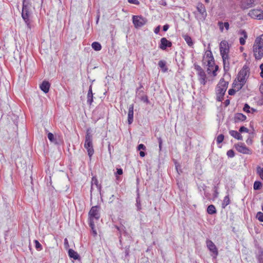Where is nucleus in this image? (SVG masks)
<instances>
[{
  "label": "nucleus",
  "instance_id": "31",
  "mask_svg": "<svg viewBox=\"0 0 263 263\" xmlns=\"http://www.w3.org/2000/svg\"><path fill=\"white\" fill-rule=\"evenodd\" d=\"M230 203V198H229V195H228L227 196H225L223 199V202L222 203V208H224L226 206H227L228 204H229Z\"/></svg>",
  "mask_w": 263,
  "mask_h": 263
},
{
  "label": "nucleus",
  "instance_id": "4",
  "mask_svg": "<svg viewBox=\"0 0 263 263\" xmlns=\"http://www.w3.org/2000/svg\"><path fill=\"white\" fill-rule=\"evenodd\" d=\"M100 207L99 206H92L88 213L89 224L92 226L96 221H98L100 217Z\"/></svg>",
  "mask_w": 263,
  "mask_h": 263
},
{
  "label": "nucleus",
  "instance_id": "16",
  "mask_svg": "<svg viewBox=\"0 0 263 263\" xmlns=\"http://www.w3.org/2000/svg\"><path fill=\"white\" fill-rule=\"evenodd\" d=\"M134 104L129 105L128 112V123L130 124L134 120Z\"/></svg>",
  "mask_w": 263,
  "mask_h": 263
},
{
  "label": "nucleus",
  "instance_id": "60",
  "mask_svg": "<svg viewBox=\"0 0 263 263\" xmlns=\"http://www.w3.org/2000/svg\"><path fill=\"white\" fill-rule=\"evenodd\" d=\"M224 103H225L226 106H228L230 104V101L229 100H226Z\"/></svg>",
  "mask_w": 263,
  "mask_h": 263
},
{
  "label": "nucleus",
  "instance_id": "6",
  "mask_svg": "<svg viewBox=\"0 0 263 263\" xmlns=\"http://www.w3.org/2000/svg\"><path fill=\"white\" fill-rule=\"evenodd\" d=\"M219 50L221 57H228L230 51V46L226 40L222 41L219 44Z\"/></svg>",
  "mask_w": 263,
  "mask_h": 263
},
{
  "label": "nucleus",
  "instance_id": "37",
  "mask_svg": "<svg viewBox=\"0 0 263 263\" xmlns=\"http://www.w3.org/2000/svg\"><path fill=\"white\" fill-rule=\"evenodd\" d=\"M34 243H35V248L37 250H41L42 249V246L41 245V244L39 242V241L37 240H34Z\"/></svg>",
  "mask_w": 263,
  "mask_h": 263
},
{
  "label": "nucleus",
  "instance_id": "11",
  "mask_svg": "<svg viewBox=\"0 0 263 263\" xmlns=\"http://www.w3.org/2000/svg\"><path fill=\"white\" fill-rule=\"evenodd\" d=\"M235 147L237 151L241 153L245 154H249L250 153V150L244 143H238L235 145Z\"/></svg>",
  "mask_w": 263,
  "mask_h": 263
},
{
  "label": "nucleus",
  "instance_id": "18",
  "mask_svg": "<svg viewBox=\"0 0 263 263\" xmlns=\"http://www.w3.org/2000/svg\"><path fill=\"white\" fill-rule=\"evenodd\" d=\"M198 75L199 76V81L201 84L203 86L205 85L206 83V76L205 72L201 71L200 72H198Z\"/></svg>",
  "mask_w": 263,
  "mask_h": 263
},
{
  "label": "nucleus",
  "instance_id": "46",
  "mask_svg": "<svg viewBox=\"0 0 263 263\" xmlns=\"http://www.w3.org/2000/svg\"><path fill=\"white\" fill-rule=\"evenodd\" d=\"M146 149L145 146L143 144H140L138 146V149L139 151L140 150H145Z\"/></svg>",
  "mask_w": 263,
  "mask_h": 263
},
{
  "label": "nucleus",
  "instance_id": "48",
  "mask_svg": "<svg viewBox=\"0 0 263 263\" xmlns=\"http://www.w3.org/2000/svg\"><path fill=\"white\" fill-rule=\"evenodd\" d=\"M236 92L235 90L234 89H230L229 90L228 93L229 95H234Z\"/></svg>",
  "mask_w": 263,
  "mask_h": 263
},
{
  "label": "nucleus",
  "instance_id": "63",
  "mask_svg": "<svg viewBox=\"0 0 263 263\" xmlns=\"http://www.w3.org/2000/svg\"><path fill=\"white\" fill-rule=\"evenodd\" d=\"M206 2H208V1H209V0H206Z\"/></svg>",
  "mask_w": 263,
  "mask_h": 263
},
{
  "label": "nucleus",
  "instance_id": "50",
  "mask_svg": "<svg viewBox=\"0 0 263 263\" xmlns=\"http://www.w3.org/2000/svg\"><path fill=\"white\" fill-rule=\"evenodd\" d=\"M223 26L227 30L229 29V24L228 22L223 23Z\"/></svg>",
  "mask_w": 263,
  "mask_h": 263
},
{
  "label": "nucleus",
  "instance_id": "2",
  "mask_svg": "<svg viewBox=\"0 0 263 263\" xmlns=\"http://www.w3.org/2000/svg\"><path fill=\"white\" fill-rule=\"evenodd\" d=\"M228 86V82L221 78L216 87L217 101H222Z\"/></svg>",
  "mask_w": 263,
  "mask_h": 263
},
{
  "label": "nucleus",
  "instance_id": "47",
  "mask_svg": "<svg viewBox=\"0 0 263 263\" xmlns=\"http://www.w3.org/2000/svg\"><path fill=\"white\" fill-rule=\"evenodd\" d=\"M158 143H159V149H160V150H161L162 148V139H161V137H159V138H158Z\"/></svg>",
  "mask_w": 263,
  "mask_h": 263
},
{
  "label": "nucleus",
  "instance_id": "24",
  "mask_svg": "<svg viewBox=\"0 0 263 263\" xmlns=\"http://www.w3.org/2000/svg\"><path fill=\"white\" fill-rule=\"evenodd\" d=\"M95 185L97 187L98 191L100 192L101 191V185L99 184L98 181L96 177H93L91 179V192L93 189V185Z\"/></svg>",
  "mask_w": 263,
  "mask_h": 263
},
{
  "label": "nucleus",
  "instance_id": "3",
  "mask_svg": "<svg viewBox=\"0 0 263 263\" xmlns=\"http://www.w3.org/2000/svg\"><path fill=\"white\" fill-rule=\"evenodd\" d=\"M249 74V67L245 65L242 68L239 72L237 76V79L239 83L237 84L238 88L240 89L245 85L246 80L248 79Z\"/></svg>",
  "mask_w": 263,
  "mask_h": 263
},
{
  "label": "nucleus",
  "instance_id": "21",
  "mask_svg": "<svg viewBox=\"0 0 263 263\" xmlns=\"http://www.w3.org/2000/svg\"><path fill=\"white\" fill-rule=\"evenodd\" d=\"M223 65L224 71L226 72H228L230 69V63L229 61V57H222Z\"/></svg>",
  "mask_w": 263,
  "mask_h": 263
},
{
  "label": "nucleus",
  "instance_id": "26",
  "mask_svg": "<svg viewBox=\"0 0 263 263\" xmlns=\"http://www.w3.org/2000/svg\"><path fill=\"white\" fill-rule=\"evenodd\" d=\"M246 116L241 113L236 114L234 117L235 121L236 122L239 121H243L246 120Z\"/></svg>",
  "mask_w": 263,
  "mask_h": 263
},
{
  "label": "nucleus",
  "instance_id": "56",
  "mask_svg": "<svg viewBox=\"0 0 263 263\" xmlns=\"http://www.w3.org/2000/svg\"><path fill=\"white\" fill-rule=\"evenodd\" d=\"M64 246L66 248L69 247L68 241L67 238L64 239Z\"/></svg>",
  "mask_w": 263,
  "mask_h": 263
},
{
  "label": "nucleus",
  "instance_id": "41",
  "mask_svg": "<svg viewBox=\"0 0 263 263\" xmlns=\"http://www.w3.org/2000/svg\"><path fill=\"white\" fill-rule=\"evenodd\" d=\"M239 132L240 133H248L249 132V129L245 127V126H241L239 128Z\"/></svg>",
  "mask_w": 263,
  "mask_h": 263
},
{
  "label": "nucleus",
  "instance_id": "35",
  "mask_svg": "<svg viewBox=\"0 0 263 263\" xmlns=\"http://www.w3.org/2000/svg\"><path fill=\"white\" fill-rule=\"evenodd\" d=\"M258 263H263V250L259 251V254L257 256Z\"/></svg>",
  "mask_w": 263,
  "mask_h": 263
},
{
  "label": "nucleus",
  "instance_id": "59",
  "mask_svg": "<svg viewBox=\"0 0 263 263\" xmlns=\"http://www.w3.org/2000/svg\"><path fill=\"white\" fill-rule=\"evenodd\" d=\"M160 4L163 6H166V3L164 0H162V3H161Z\"/></svg>",
  "mask_w": 263,
  "mask_h": 263
},
{
  "label": "nucleus",
  "instance_id": "8",
  "mask_svg": "<svg viewBox=\"0 0 263 263\" xmlns=\"http://www.w3.org/2000/svg\"><path fill=\"white\" fill-rule=\"evenodd\" d=\"M248 15L253 19L262 20L263 10L260 9H253L249 11Z\"/></svg>",
  "mask_w": 263,
  "mask_h": 263
},
{
  "label": "nucleus",
  "instance_id": "12",
  "mask_svg": "<svg viewBox=\"0 0 263 263\" xmlns=\"http://www.w3.org/2000/svg\"><path fill=\"white\" fill-rule=\"evenodd\" d=\"M206 246L209 250L214 254V258L218 255V250L215 244L210 240H207L206 241Z\"/></svg>",
  "mask_w": 263,
  "mask_h": 263
},
{
  "label": "nucleus",
  "instance_id": "44",
  "mask_svg": "<svg viewBox=\"0 0 263 263\" xmlns=\"http://www.w3.org/2000/svg\"><path fill=\"white\" fill-rule=\"evenodd\" d=\"M250 106L248 104H246L243 107V110L247 112H250Z\"/></svg>",
  "mask_w": 263,
  "mask_h": 263
},
{
  "label": "nucleus",
  "instance_id": "64",
  "mask_svg": "<svg viewBox=\"0 0 263 263\" xmlns=\"http://www.w3.org/2000/svg\"><path fill=\"white\" fill-rule=\"evenodd\" d=\"M261 169H262V170H263V167H262V168H261Z\"/></svg>",
  "mask_w": 263,
  "mask_h": 263
},
{
  "label": "nucleus",
  "instance_id": "15",
  "mask_svg": "<svg viewBox=\"0 0 263 263\" xmlns=\"http://www.w3.org/2000/svg\"><path fill=\"white\" fill-rule=\"evenodd\" d=\"M160 42L161 43L159 47L162 50H165L167 47H170L172 46V43L165 37L162 38Z\"/></svg>",
  "mask_w": 263,
  "mask_h": 263
},
{
  "label": "nucleus",
  "instance_id": "29",
  "mask_svg": "<svg viewBox=\"0 0 263 263\" xmlns=\"http://www.w3.org/2000/svg\"><path fill=\"white\" fill-rule=\"evenodd\" d=\"M183 37L189 46L192 47L194 43L192 41V39L190 36H189L187 34H185L183 35Z\"/></svg>",
  "mask_w": 263,
  "mask_h": 263
},
{
  "label": "nucleus",
  "instance_id": "25",
  "mask_svg": "<svg viewBox=\"0 0 263 263\" xmlns=\"http://www.w3.org/2000/svg\"><path fill=\"white\" fill-rule=\"evenodd\" d=\"M166 65V62L164 60H160L158 63V66L161 69L163 72H166L168 70V68Z\"/></svg>",
  "mask_w": 263,
  "mask_h": 263
},
{
  "label": "nucleus",
  "instance_id": "32",
  "mask_svg": "<svg viewBox=\"0 0 263 263\" xmlns=\"http://www.w3.org/2000/svg\"><path fill=\"white\" fill-rule=\"evenodd\" d=\"M261 186H262L261 182L259 181H256L254 183L253 188H254V190H259Z\"/></svg>",
  "mask_w": 263,
  "mask_h": 263
},
{
  "label": "nucleus",
  "instance_id": "51",
  "mask_svg": "<svg viewBox=\"0 0 263 263\" xmlns=\"http://www.w3.org/2000/svg\"><path fill=\"white\" fill-rule=\"evenodd\" d=\"M123 174V170L122 168H117V174L119 175H121Z\"/></svg>",
  "mask_w": 263,
  "mask_h": 263
},
{
  "label": "nucleus",
  "instance_id": "14",
  "mask_svg": "<svg viewBox=\"0 0 263 263\" xmlns=\"http://www.w3.org/2000/svg\"><path fill=\"white\" fill-rule=\"evenodd\" d=\"M197 9L199 13L201 14L202 18L204 20L206 17L207 13L204 6L201 4L199 3L197 6Z\"/></svg>",
  "mask_w": 263,
  "mask_h": 263
},
{
  "label": "nucleus",
  "instance_id": "34",
  "mask_svg": "<svg viewBox=\"0 0 263 263\" xmlns=\"http://www.w3.org/2000/svg\"><path fill=\"white\" fill-rule=\"evenodd\" d=\"M257 173L261 179L263 181V170L261 169V167L258 166L257 167Z\"/></svg>",
  "mask_w": 263,
  "mask_h": 263
},
{
  "label": "nucleus",
  "instance_id": "23",
  "mask_svg": "<svg viewBox=\"0 0 263 263\" xmlns=\"http://www.w3.org/2000/svg\"><path fill=\"white\" fill-rule=\"evenodd\" d=\"M230 135L234 137V138L239 140H242V137L241 135V134L238 132L236 130H231L229 131Z\"/></svg>",
  "mask_w": 263,
  "mask_h": 263
},
{
  "label": "nucleus",
  "instance_id": "61",
  "mask_svg": "<svg viewBox=\"0 0 263 263\" xmlns=\"http://www.w3.org/2000/svg\"><path fill=\"white\" fill-rule=\"evenodd\" d=\"M136 201H137V204L138 208L139 210L140 209V203L138 202V198H137Z\"/></svg>",
  "mask_w": 263,
  "mask_h": 263
},
{
  "label": "nucleus",
  "instance_id": "10",
  "mask_svg": "<svg viewBox=\"0 0 263 263\" xmlns=\"http://www.w3.org/2000/svg\"><path fill=\"white\" fill-rule=\"evenodd\" d=\"M255 0H241L240 7L243 9H248L254 6Z\"/></svg>",
  "mask_w": 263,
  "mask_h": 263
},
{
  "label": "nucleus",
  "instance_id": "52",
  "mask_svg": "<svg viewBox=\"0 0 263 263\" xmlns=\"http://www.w3.org/2000/svg\"><path fill=\"white\" fill-rule=\"evenodd\" d=\"M260 69H261V72L260 73V76L261 78H263V63L260 65Z\"/></svg>",
  "mask_w": 263,
  "mask_h": 263
},
{
  "label": "nucleus",
  "instance_id": "62",
  "mask_svg": "<svg viewBox=\"0 0 263 263\" xmlns=\"http://www.w3.org/2000/svg\"><path fill=\"white\" fill-rule=\"evenodd\" d=\"M261 143H262V144L263 145V135L262 136Z\"/></svg>",
  "mask_w": 263,
  "mask_h": 263
},
{
  "label": "nucleus",
  "instance_id": "54",
  "mask_svg": "<svg viewBox=\"0 0 263 263\" xmlns=\"http://www.w3.org/2000/svg\"><path fill=\"white\" fill-rule=\"evenodd\" d=\"M196 69L198 71V72H200L201 71H204L200 66H196Z\"/></svg>",
  "mask_w": 263,
  "mask_h": 263
},
{
  "label": "nucleus",
  "instance_id": "39",
  "mask_svg": "<svg viewBox=\"0 0 263 263\" xmlns=\"http://www.w3.org/2000/svg\"><path fill=\"white\" fill-rule=\"evenodd\" d=\"M227 155L229 157L233 158L235 156V153L232 149H230L227 152Z\"/></svg>",
  "mask_w": 263,
  "mask_h": 263
},
{
  "label": "nucleus",
  "instance_id": "1",
  "mask_svg": "<svg viewBox=\"0 0 263 263\" xmlns=\"http://www.w3.org/2000/svg\"><path fill=\"white\" fill-rule=\"evenodd\" d=\"M253 48L255 59L260 60L263 57V34L256 39Z\"/></svg>",
  "mask_w": 263,
  "mask_h": 263
},
{
  "label": "nucleus",
  "instance_id": "9",
  "mask_svg": "<svg viewBox=\"0 0 263 263\" xmlns=\"http://www.w3.org/2000/svg\"><path fill=\"white\" fill-rule=\"evenodd\" d=\"M133 22L136 28H140L146 23L147 20L141 16L134 15L133 16Z\"/></svg>",
  "mask_w": 263,
  "mask_h": 263
},
{
  "label": "nucleus",
  "instance_id": "42",
  "mask_svg": "<svg viewBox=\"0 0 263 263\" xmlns=\"http://www.w3.org/2000/svg\"><path fill=\"white\" fill-rule=\"evenodd\" d=\"M127 2L130 4L136 5H139L140 4V2L138 0H127Z\"/></svg>",
  "mask_w": 263,
  "mask_h": 263
},
{
  "label": "nucleus",
  "instance_id": "45",
  "mask_svg": "<svg viewBox=\"0 0 263 263\" xmlns=\"http://www.w3.org/2000/svg\"><path fill=\"white\" fill-rule=\"evenodd\" d=\"M219 193L218 192V189L216 186H214V193L213 194L214 198H217L218 196Z\"/></svg>",
  "mask_w": 263,
  "mask_h": 263
},
{
  "label": "nucleus",
  "instance_id": "43",
  "mask_svg": "<svg viewBox=\"0 0 263 263\" xmlns=\"http://www.w3.org/2000/svg\"><path fill=\"white\" fill-rule=\"evenodd\" d=\"M218 25L221 32H223L224 29L223 23L222 22H218Z\"/></svg>",
  "mask_w": 263,
  "mask_h": 263
},
{
  "label": "nucleus",
  "instance_id": "30",
  "mask_svg": "<svg viewBox=\"0 0 263 263\" xmlns=\"http://www.w3.org/2000/svg\"><path fill=\"white\" fill-rule=\"evenodd\" d=\"M91 46L92 48L96 51H100L101 49V44L97 42L92 43Z\"/></svg>",
  "mask_w": 263,
  "mask_h": 263
},
{
  "label": "nucleus",
  "instance_id": "22",
  "mask_svg": "<svg viewBox=\"0 0 263 263\" xmlns=\"http://www.w3.org/2000/svg\"><path fill=\"white\" fill-rule=\"evenodd\" d=\"M87 103L89 105H91L93 102V93L92 90V86L90 85L89 87V90L87 95Z\"/></svg>",
  "mask_w": 263,
  "mask_h": 263
},
{
  "label": "nucleus",
  "instance_id": "57",
  "mask_svg": "<svg viewBox=\"0 0 263 263\" xmlns=\"http://www.w3.org/2000/svg\"><path fill=\"white\" fill-rule=\"evenodd\" d=\"M259 90L261 93L263 95V84H261L259 87Z\"/></svg>",
  "mask_w": 263,
  "mask_h": 263
},
{
  "label": "nucleus",
  "instance_id": "17",
  "mask_svg": "<svg viewBox=\"0 0 263 263\" xmlns=\"http://www.w3.org/2000/svg\"><path fill=\"white\" fill-rule=\"evenodd\" d=\"M204 58L207 59L208 64L209 67L214 64V58L211 51H207L205 52Z\"/></svg>",
  "mask_w": 263,
  "mask_h": 263
},
{
  "label": "nucleus",
  "instance_id": "40",
  "mask_svg": "<svg viewBox=\"0 0 263 263\" xmlns=\"http://www.w3.org/2000/svg\"><path fill=\"white\" fill-rule=\"evenodd\" d=\"M89 226L91 229L92 235H93L94 237L96 236L97 235V232L95 229V223H93V226H92L90 224H89Z\"/></svg>",
  "mask_w": 263,
  "mask_h": 263
},
{
  "label": "nucleus",
  "instance_id": "55",
  "mask_svg": "<svg viewBox=\"0 0 263 263\" xmlns=\"http://www.w3.org/2000/svg\"><path fill=\"white\" fill-rule=\"evenodd\" d=\"M160 26H158V27H157L155 29V30H154V32H155L156 34L158 33L159 32V31H160Z\"/></svg>",
  "mask_w": 263,
  "mask_h": 263
},
{
  "label": "nucleus",
  "instance_id": "20",
  "mask_svg": "<svg viewBox=\"0 0 263 263\" xmlns=\"http://www.w3.org/2000/svg\"><path fill=\"white\" fill-rule=\"evenodd\" d=\"M50 86V85L48 82L44 81L40 85V88L45 93H47L49 91Z\"/></svg>",
  "mask_w": 263,
  "mask_h": 263
},
{
  "label": "nucleus",
  "instance_id": "13",
  "mask_svg": "<svg viewBox=\"0 0 263 263\" xmlns=\"http://www.w3.org/2000/svg\"><path fill=\"white\" fill-rule=\"evenodd\" d=\"M142 88H143V86L141 84H140V87L137 89V96L139 97L142 101L148 103H149V100L148 99L147 96L146 95H141V93H143V91H140V89Z\"/></svg>",
  "mask_w": 263,
  "mask_h": 263
},
{
  "label": "nucleus",
  "instance_id": "36",
  "mask_svg": "<svg viewBox=\"0 0 263 263\" xmlns=\"http://www.w3.org/2000/svg\"><path fill=\"white\" fill-rule=\"evenodd\" d=\"M256 218L259 221L263 222V213L258 212L256 214Z\"/></svg>",
  "mask_w": 263,
  "mask_h": 263
},
{
  "label": "nucleus",
  "instance_id": "5",
  "mask_svg": "<svg viewBox=\"0 0 263 263\" xmlns=\"http://www.w3.org/2000/svg\"><path fill=\"white\" fill-rule=\"evenodd\" d=\"M84 147L87 149L89 157H91L94 153V150L92 144V136L88 131L87 132L85 136Z\"/></svg>",
  "mask_w": 263,
  "mask_h": 263
},
{
  "label": "nucleus",
  "instance_id": "7",
  "mask_svg": "<svg viewBox=\"0 0 263 263\" xmlns=\"http://www.w3.org/2000/svg\"><path fill=\"white\" fill-rule=\"evenodd\" d=\"M26 0L23 1V6L22 12V16L28 27L30 28V21L29 20L30 12L27 5L25 4Z\"/></svg>",
  "mask_w": 263,
  "mask_h": 263
},
{
  "label": "nucleus",
  "instance_id": "58",
  "mask_svg": "<svg viewBox=\"0 0 263 263\" xmlns=\"http://www.w3.org/2000/svg\"><path fill=\"white\" fill-rule=\"evenodd\" d=\"M139 154H140V156L142 157H144L145 155V153L143 151H140Z\"/></svg>",
  "mask_w": 263,
  "mask_h": 263
},
{
  "label": "nucleus",
  "instance_id": "28",
  "mask_svg": "<svg viewBox=\"0 0 263 263\" xmlns=\"http://www.w3.org/2000/svg\"><path fill=\"white\" fill-rule=\"evenodd\" d=\"M207 212L210 215H213L216 213L217 211L215 206L213 204L209 205L207 208Z\"/></svg>",
  "mask_w": 263,
  "mask_h": 263
},
{
  "label": "nucleus",
  "instance_id": "49",
  "mask_svg": "<svg viewBox=\"0 0 263 263\" xmlns=\"http://www.w3.org/2000/svg\"><path fill=\"white\" fill-rule=\"evenodd\" d=\"M218 69V66L217 65L215 66V69L213 71L212 73L214 76H216L217 75L216 72Z\"/></svg>",
  "mask_w": 263,
  "mask_h": 263
},
{
  "label": "nucleus",
  "instance_id": "53",
  "mask_svg": "<svg viewBox=\"0 0 263 263\" xmlns=\"http://www.w3.org/2000/svg\"><path fill=\"white\" fill-rule=\"evenodd\" d=\"M168 28H169V25H167V24H166V25L163 26V30L164 31H166L168 30Z\"/></svg>",
  "mask_w": 263,
  "mask_h": 263
},
{
  "label": "nucleus",
  "instance_id": "33",
  "mask_svg": "<svg viewBox=\"0 0 263 263\" xmlns=\"http://www.w3.org/2000/svg\"><path fill=\"white\" fill-rule=\"evenodd\" d=\"M48 139L51 142L54 143H57L56 139L54 138V135L51 133H49L47 135Z\"/></svg>",
  "mask_w": 263,
  "mask_h": 263
},
{
  "label": "nucleus",
  "instance_id": "19",
  "mask_svg": "<svg viewBox=\"0 0 263 263\" xmlns=\"http://www.w3.org/2000/svg\"><path fill=\"white\" fill-rule=\"evenodd\" d=\"M239 33L242 36L239 39V43L240 45H244L246 43V40L248 37L247 33L245 30H241L239 31Z\"/></svg>",
  "mask_w": 263,
  "mask_h": 263
},
{
  "label": "nucleus",
  "instance_id": "38",
  "mask_svg": "<svg viewBox=\"0 0 263 263\" xmlns=\"http://www.w3.org/2000/svg\"><path fill=\"white\" fill-rule=\"evenodd\" d=\"M224 139V136L222 134H220L218 136L216 139V141L217 143H221Z\"/></svg>",
  "mask_w": 263,
  "mask_h": 263
},
{
  "label": "nucleus",
  "instance_id": "27",
  "mask_svg": "<svg viewBox=\"0 0 263 263\" xmlns=\"http://www.w3.org/2000/svg\"><path fill=\"white\" fill-rule=\"evenodd\" d=\"M68 255L70 258H72L74 259H78L79 258L78 253L71 249L68 250Z\"/></svg>",
  "mask_w": 263,
  "mask_h": 263
}]
</instances>
